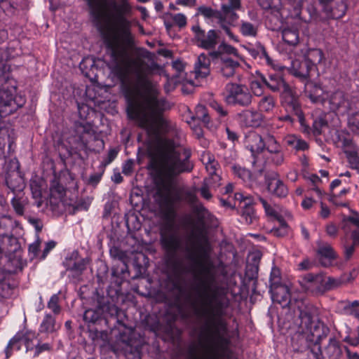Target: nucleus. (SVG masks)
<instances>
[{"instance_id":"nucleus-1","label":"nucleus","mask_w":359,"mask_h":359,"mask_svg":"<svg viewBox=\"0 0 359 359\" xmlns=\"http://www.w3.org/2000/svg\"><path fill=\"white\" fill-rule=\"evenodd\" d=\"M86 1L94 25L111 50L108 66L120 81L128 102V116L147 131L156 146H176L172 140L164 137L177 134L175 125L163 116V113L170 108L169 102L159 97L155 89L142 93L130 76L133 66L138 80L146 82L150 72L159 68L156 63L151 64L149 68L146 67L142 60H132L130 57L129 49L133 45V37L130 32L131 23L126 17L133 13L132 5L128 0H120L118 3L110 0L109 5L114 8L110 15L104 8L107 0Z\"/></svg>"},{"instance_id":"nucleus-2","label":"nucleus","mask_w":359,"mask_h":359,"mask_svg":"<svg viewBox=\"0 0 359 359\" xmlns=\"http://www.w3.org/2000/svg\"><path fill=\"white\" fill-rule=\"evenodd\" d=\"M154 198L160 208L165 211V217L167 219L160 228L161 244L168 254L175 255L182 248V241L174 228L173 219L171 218L173 201L170 186L164 183L158 185Z\"/></svg>"},{"instance_id":"nucleus-3","label":"nucleus","mask_w":359,"mask_h":359,"mask_svg":"<svg viewBox=\"0 0 359 359\" xmlns=\"http://www.w3.org/2000/svg\"><path fill=\"white\" fill-rule=\"evenodd\" d=\"M209 56L217 72L226 79L234 76L242 60L238 50L224 41L219 44L216 50L210 51Z\"/></svg>"},{"instance_id":"nucleus-4","label":"nucleus","mask_w":359,"mask_h":359,"mask_svg":"<svg viewBox=\"0 0 359 359\" xmlns=\"http://www.w3.org/2000/svg\"><path fill=\"white\" fill-rule=\"evenodd\" d=\"M10 67L6 60H0V118L13 113L22 106L16 97V82L10 77Z\"/></svg>"},{"instance_id":"nucleus-5","label":"nucleus","mask_w":359,"mask_h":359,"mask_svg":"<svg viewBox=\"0 0 359 359\" xmlns=\"http://www.w3.org/2000/svg\"><path fill=\"white\" fill-rule=\"evenodd\" d=\"M306 92L313 102H325L327 100L330 109L341 114H345L351 109L348 100L344 92L337 90L328 95L323 88L312 83H306Z\"/></svg>"},{"instance_id":"nucleus-6","label":"nucleus","mask_w":359,"mask_h":359,"mask_svg":"<svg viewBox=\"0 0 359 359\" xmlns=\"http://www.w3.org/2000/svg\"><path fill=\"white\" fill-rule=\"evenodd\" d=\"M241 0H227V2L221 5L218 16L219 27L223 29L231 40L235 42H238V37L231 32V27L237 25L239 15L236 11L241 10Z\"/></svg>"},{"instance_id":"nucleus-7","label":"nucleus","mask_w":359,"mask_h":359,"mask_svg":"<svg viewBox=\"0 0 359 359\" xmlns=\"http://www.w3.org/2000/svg\"><path fill=\"white\" fill-rule=\"evenodd\" d=\"M299 309L300 326L309 331L313 337L315 344H320L323 339L327 337L330 332L329 328L318 318H314L306 309Z\"/></svg>"},{"instance_id":"nucleus-8","label":"nucleus","mask_w":359,"mask_h":359,"mask_svg":"<svg viewBox=\"0 0 359 359\" xmlns=\"http://www.w3.org/2000/svg\"><path fill=\"white\" fill-rule=\"evenodd\" d=\"M224 100L229 104L246 107L252 102V95L247 87L229 83L225 87Z\"/></svg>"},{"instance_id":"nucleus-9","label":"nucleus","mask_w":359,"mask_h":359,"mask_svg":"<svg viewBox=\"0 0 359 359\" xmlns=\"http://www.w3.org/2000/svg\"><path fill=\"white\" fill-rule=\"evenodd\" d=\"M191 30L194 32V42L198 47L212 51L219 46V35L215 29L205 32L199 25H194Z\"/></svg>"},{"instance_id":"nucleus-10","label":"nucleus","mask_w":359,"mask_h":359,"mask_svg":"<svg viewBox=\"0 0 359 359\" xmlns=\"http://www.w3.org/2000/svg\"><path fill=\"white\" fill-rule=\"evenodd\" d=\"M335 141L338 147H341L344 149L351 168L359 170L358 149L349 135L344 131H337Z\"/></svg>"},{"instance_id":"nucleus-11","label":"nucleus","mask_w":359,"mask_h":359,"mask_svg":"<svg viewBox=\"0 0 359 359\" xmlns=\"http://www.w3.org/2000/svg\"><path fill=\"white\" fill-rule=\"evenodd\" d=\"M268 135L269 134L263 137L255 132H250L245 137L244 145L250 151L251 156L254 158L252 161L254 165L259 163L258 156L266 149Z\"/></svg>"},{"instance_id":"nucleus-12","label":"nucleus","mask_w":359,"mask_h":359,"mask_svg":"<svg viewBox=\"0 0 359 359\" xmlns=\"http://www.w3.org/2000/svg\"><path fill=\"white\" fill-rule=\"evenodd\" d=\"M264 156L266 162L275 166L281 165L285 161V154L281 145L278 142L274 136L268 135L266 149Z\"/></svg>"},{"instance_id":"nucleus-13","label":"nucleus","mask_w":359,"mask_h":359,"mask_svg":"<svg viewBox=\"0 0 359 359\" xmlns=\"http://www.w3.org/2000/svg\"><path fill=\"white\" fill-rule=\"evenodd\" d=\"M321 11L327 18H342L347 10L346 0H318Z\"/></svg>"},{"instance_id":"nucleus-14","label":"nucleus","mask_w":359,"mask_h":359,"mask_svg":"<svg viewBox=\"0 0 359 359\" xmlns=\"http://www.w3.org/2000/svg\"><path fill=\"white\" fill-rule=\"evenodd\" d=\"M280 92L281 93V97L285 110L294 112L299 118V121H302L304 118L302 112L297 96L293 93L292 89L285 83Z\"/></svg>"},{"instance_id":"nucleus-15","label":"nucleus","mask_w":359,"mask_h":359,"mask_svg":"<svg viewBox=\"0 0 359 359\" xmlns=\"http://www.w3.org/2000/svg\"><path fill=\"white\" fill-rule=\"evenodd\" d=\"M118 309L115 305L99 306L96 309H87L83 314V320L87 323H95L100 318H107L108 316L116 315Z\"/></svg>"},{"instance_id":"nucleus-16","label":"nucleus","mask_w":359,"mask_h":359,"mask_svg":"<svg viewBox=\"0 0 359 359\" xmlns=\"http://www.w3.org/2000/svg\"><path fill=\"white\" fill-rule=\"evenodd\" d=\"M300 283L305 290L312 292H325L324 275L321 273L306 274L302 277Z\"/></svg>"},{"instance_id":"nucleus-17","label":"nucleus","mask_w":359,"mask_h":359,"mask_svg":"<svg viewBox=\"0 0 359 359\" xmlns=\"http://www.w3.org/2000/svg\"><path fill=\"white\" fill-rule=\"evenodd\" d=\"M266 184L269 192L273 196L283 198L288 194V189L277 173L266 177Z\"/></svg>"},{"instance_id":"nucleus-18","label":"nucleus","mask_w":359,"mask_h":359,"mask_svg":"<svg viewBox=\"0 0 359 359\" xmlns=\"http://www.w3.org/2000/svg\"><path fill=\"white\" fill-rule=\"evenodd\" d=\"M317 256L321 265L325 267L331 266L332 262L337 257V254L333 248L330 244L321 241H317Z\"/></svg>"},{"instance_id":"nucleus-19","label":"nucleus","mask_w":359,"mask_h":359,"mask_svg":"<svg viewBox=\"0 0 359 359\" xmlns=\"http://www.w3.org/2000/svg\"><path fill=\"white\" fill-rule=\"evenodd\" d=\"M236 201H240V208L241 209V217L247 224H252L256 220V214L253 206L252 205V200L248 196H244L241 193L235 194Z\"/></svg>"},{"instance_id":"nucleus-20","label":"nucleus","mask_w":359,"mask_h":359,"mask_svg":"<svg viewBox=\"0 0 359 359\" xmlns=\"http://www.w3.org/2000/svg\"><path fill=\"white\" fill-rule=\"evenodd\" d=\"M272 301L280 304L283 307L292 304L289 288L287 285L280 284L270 286Z\"/></svg>"},{"instance_id":"nucleus-21","label":"nucleus","mask_w":359,"mask_h":359,"mask_svg":"<svg viewBox=\"0 0 359 359\" xmlns=\"http://www.w3.org/2000/svg\"><path fill=\"white\" fill-rule=\"evenodd\" d=\"M201 160L210 176V180L214 182L219 181L220 177L217 174L219 166L214 156L209 151H203L201 155Z\"/></svg>"},{"instance_id":"nucleus-22","label":"nucleus","mask_w":359,"mask_h":359,"mask_svg":"<svg viewBox=\"0 0 359 359\" xmlns=\"http://www.w3.org/2000/svg\"><path fill=\"white\" fill-rule=\"evenodd\" d=\"M191 239L193 248L198 252L205 254L209 250L208 237L203 229L198 227L193 231Z\"/></svg>"},{"instance_id":"nucleus-23","label":"nucleus","mask_w":359,"mask_h":359,"mask_svg":"<svg viewBox=\"0 0 359 359\" xmlns=\"http://www.w3.org/2000/svg\"><path fill=\"white\" fill-rule=\"evenodd\" d=\"M66 195V189L60 184L57 179L51 181L50 185V203L53 206H59L64 203Z\"/></svg>"},{"instance_id":"nucleus-24","label":"nucleus","mask_w":359,"mask_h":359,"mask_svg":"<svg viewBox=\"0 0 359 359\" xmlns=\"http://www.w3.org/2000/svg\"><path fill=\"white\" fill-rule=\"evenodd\" d=\"M14 140L10 136L9 129L0 126V160L5 159L10 152L13 151Z\"/></svg>"},{"instance_id":"nucleus-25","label":"nucleus","mask_w":359,"mask_h":359,"mask_svg":"<svg viewBox=\"0 0 359 359\" xmlns=\"http://www.w3.org/2000/svg\"><path fill=\"white\" fill-rule=\"evenodd\" d=\"M212 62L211 58L205 53H201L198 55L197 61L195 63V73L196 76L199 78L206 77L210 72V66Z\"/></svg>"},{"instance_id":"nucleus-26","label":"nucleus","mask_w":359,"mask_h":359,"mask_svg":"<svg viewBox=\"0 0 359 359\" xmlns=\"http://www.w3.org/2000/svg\"><path fill=\"white\" fill-rule=\"evenodd\" d=\"M313 69L304 60L302 61L294 60L292 63L290 72L296 77L302 79H307L311 72Z\"/></svg>"},{"instance_id":"nucleus-27","label":"nucleus","mask_w":359,"mask_h":359,"mask_svg":"<svg viewBox=\"0 0 359 359\" xmlns=\"http://www.w3.org/2000/svg\"><path fill=\"white\" fill-rule=\"evenodd\" d=\"M241 121L246 127L259 126L262 121V114L255 111L245 110L239 114Z\"/></svg>"},{"instance_id":"nucleus-28","label":"nucleus","mask_w":359,"mask_h":359,"mask_svg":"<svg viewBox=\"0 0 359 359\" xmlns=\"http://www.w3.org/2000/svg\"><path fill=\"white\" fill-rule=\"evenodd\" d=\"M260 79L262 82L273 92L280 91L285 83V81L278 74H269L268 78L261 75Z\"/></svg>"},{"instance_id":"nucleus-29","label":"nucleus","mask_w":359,"mask_h":359,"mask_svg":"<svg viewBox=\"0 0 359 359\" xmlns=\"http://www.w3.org/2000/svg\"><path fill=\"white\" fill-rule=\"evenodd\" d=\"M25 341V338H23L20 333L16 334L12 339H11L4 350L6 359L9 358L12 355L14 351L20 350L23 345V341Z\"/></svg>"},{"instance_id":"nucleus-30","label":"nucleus","mask_w":359,"mask_h":359,"mask_svg":"<svg viewBox=\"0 0 359 359\" xmlns=\"http://www.w3.org/2000/svg\"><path fill=\"white\" fill-rule=\"evenodd\" d=\"M59 327L60 326L56 324L55 318L52 315L46 313L41 323L39 330L41 333H53L55 332Z\"/></svg>"},{"instance_id":"nucleus-31","label":"nucleus","mask_w":359,"mask_h":359,"mask_svg":"<svg viewBox=\"0 0 359 359\" xmlns=\"http://www.w3.org/2000/svg\"><path fill=\"white\" fill-rule=\"evenodd\" d=\"M239 32L245 37H256L258 32V25L246 20H241Z\"/></svg>"},{"instance_id":"nucleus-32","label":"nucleus","mask_w":359,"mask_h":359,"mask_svg":"<svg viewBox=\"0 0 359 359\" xmlns=\"http://www.w3.org/2000/svg\"><path fill=\"white\" fill-rule=\"evenodd\" d=\"M324 58L323 53L320 49L309 50L306 57L304 59L314 69L315 67L320 64Z\"/></svg>"},{"instance_id":"nucleus-33","label":"nucleus","mask_w":359,"mask_h":359,"mask_svg":"<svg viewBox=\"0 0 359 359\" xmlns=\"http://www.w3.org/2000/svg\"><path fill=\"white\" fill-rule=\"evenodd\" d=\"M285 144L290 147L296 150H305L308 148V144L294 135H287L284 138Z\"/></svg>"},{"instance_id":"nucleus-34","label":"nucleus","mask_w":359,"mask_h":359,"mask_svg":"<svg viewBox=\"0 0 359 359\" xmlns=\"http://www.w3.org/2000/svg\"><path fill=\"white\" fill-rule=\"evenodd\" d=\"M325 353L330 359H337L341 354L339 341L334 337L329 339V344L325 348Z\"/></svg>"},{"instance_id":"nucleus-35","label":"nucleus","mask_w":359,"mask_h":359,"mask_svg":"<svg viewBox=\"0 0 359 359\" xmlns=\"http://www.w3.org/2000/svg\"><path fill=\"white\" fill-rule=\"evenodd\" d=\"M283 40L290 46H295L299 42V33L297 29L285 28L282 32Z\"/></svg>"},{"instance_id":"nucleus-36","label":"nucleus","mask_w":359,"mask_h":359,"mask_svg":"<svg viewBox=\"0 0 359 359\" xmlns=\"http://www.w3.org/2000/svg\"><path fill=\"white\" fill-rule=\"evenodd\" d=\"M274 107L275 100L269 95L262 97L258 103V109L260 111L270 112Z\"/></svg>"},{"instance_id":"nucleus-37","label":"nucleus","mask_w":359,"mask_h":359,"mask_svg":"<svg viewBox=\"0 0 359 359\" xmlns=\"http://www.w3.org/2000/svg\"><path fill=\"white\" fill-rule=\"evenodd\" d=\"M192 119L194 120H198L202 121L204 125L208 126L210 123V118L208 115L207 109L201 104H198L196 107V111L194 116L192 117Z\"/></svg>"},{"instance_id":"nucleus-38","label":"nucleus","mask_w":359,"mask_h":359,"mask_svg":"<svg viewBox=\"0 0 359 359\" xmlns=\"http://www.w3.org/2000/svg\"><path fill=\"white\" fill-rule=\"evenodd\" d=\"M12 162H13V163L16 164L15 165L16 170H13L12 172V174H11V172H8L6 173V184L8 187V188L12 189V190H15V189H21V186L20 184H18V185L14 184L13 183L12 180H11V175H12V176H17L18 177V180L20 182L22 181V178L19 177V172L18 170V162L17 161L14 162L13 161H12Z\"/></svg>"},{"instance_id":"nucleus-39","label":"nucleus","mask_w":359,"mask_h":359,"mask_svg":"<svg viewBox=\"0 0 359 359\" xmlns=\"http://www.w3.org/2000/svg\"><path fill=\"white\" fill-rule=\"evenodd\" d=\"M232 170L233 174L241 179L243 182H248L251 177V173L250 170L241 167L240 165H235L232 167Z\"/></svg>"},{"instance_id":"nucleus-40","label":"nucleus","mask_w":359,"mask_h":359,"mask_svg":"<svg viewBox=\"0 0 359 359\" xmlns=\"http://www.w3.org/2000/svg\"><path fill=\"white\" fill-rule=\"evenodd\" d=\"M65 264L67 270L81 272L86 269L87 262L85 259H82L77 262H74L73 263H72V260H70L69 262H66Z\"/></svg>"},{"instance_id":"nucleus-41","label":"nucleus","mask_w":359,"mask_h":359,"mask_svg":"<svg viewBox=\"0 0 359 359\" xmlns=\"http://www.w3.org/2000/svg\"><path fill=\"white\" fill-rule=\"evenodd\" d=\"M173 24L180 28L184 27L187 24V18L183 13L169 14Z\"/></svg>"},{"instance_id":"nucleus-42","label":"nucleus","mask_w":359,"mask_h":359,"mask_svg":"<svg viewBox=\"0 0 359 359\" xmlns=\"http://www.w3.org/2000/svg\"><path fill=\"white\" fill-rule=\"evenodd\" d=\"M259 57L265 61V62L269 65L272 67L276 70H282L283 67H281L278 65H275L272 59L269 57L268 53H266L265 48L263 46H260L259 48Z\"/></svg>"},{"instance_id":"nucleus-43","label":"nucleus","mask_w":359,"mask_h":359,"mask_svg":"<svg viewBox=\"0 0 359 359\" xmlns=\"http://www.w3.org/2000/svg\"><path fill=\"white\" fill-rule=\"evenodd\" d=\"M348 123L351 130L359 134V111L352 114L348 117Z\"/></svg>"},{"instance_id":"nucleus-44","label":"nucleus","mask_w":359,"mask_h":359,"mask_svg":"<svg viewBox=\"0 0 359 359\" xmlns=\"http://www.w3.org/2000/svg\"><path fill=\"white\" fill-rule=\"evenodd\" d=\"M259 201L261 203V204L262 205V206L265 210V212L267 215L274 217V218H278V213L276 208L273 207L265 199H264L262 198H259Z\"/></svg>"},{"instance_id":"nucleus-45","label":"nucleus","mask_w":359,"mask_h":359,"mask_svg":"<svg viewBox=\"0 0 359 359\" xmlns=\"http://www.w3.org/2000/svg\"><path fill=\"white\" fill-rule=\"evenodd\" d=\"M193 208L200 222H203L209 215L208 210L202 204L196 203L194 205Z\"/></svg>"},{"instance_id":"nucleus-46","label":"nucleus","mask_w":359,"mask_h":359,"mask_svg":"<svg viewBox=\"0 0 359 359\" xmlns=\"http://www.w3.org/2000/svg\"><path fill=\"white\" fill-rule=\"evenodd\" d=\"M59 296L58 294H53L51 296L50 300L48 302V308L51 309L53 312L57 315L60 312V306L58 304Z\"/></svg>"},{"instance_id":"nucleus-47","label":"nucleus","mask_w":359,"mask_h":359,"mask_svg":"<svg viewBox=\"0 0 359 359\" xmlns=\"http://www.w3.org/2000/svg\"><path fill=\"white\" fill-rule=\"evenodd\" d=\"M212 180L205 179L203 186L200 189L201 195L206 200H210L212 198V194L209 191V187L212 184Z\"/></svg>"},{"instance_id":"nucleus-48","label":"nucleus","mask_w":359,"mask_h":359,"mask_svg":"<svg viewBox=\"0 0 359 359\" xmlns=\"http://www.w3.org/2000/svg\"><path fill=\"white\" fill-rule=\"evenodd\" d=\"M30 187H31V191H32L33 198H34L36 200V202L37 203V206L39 207L41 205V196H42L41 189L38 184H36L35 183H32L30 184Z\"/></svg>"},{"instance_id":"nucleus-49","label":"nucleus","mask_w":359,"mask_h":359,"mask_svg":"<svg viewBox=\"0 0 359 359\" xmlns=\"http://www.w3.org/2000/svg\"><path fill=\"white\" fill-rule=\"evenodd\" d=\"M281 284L280 272L278 269L273 268L270 275V286Z\"/></svg>"},{"instance_id":"nucleus-50","label":"nucleus","mask_w":359,"mask_h":359,"mask_svg":"<svg viewBox=\"0 0 359 359\" xmlns=\"http://www.w3.org/2000/svg\"><path fill=\"white\" fill-rule=\"evenodd\" d=\"M327 125L326 121L321 118H316L314 120L313 123V133L315 135H318L321 134L322 129Z\"/></svg>"},{"instance_id":"nucleus-51","label":"nucleus","mask_w":359,"mask_h":359,"mask_svg":"<svg viewBox=\"0 0 359 359\" xmlns=\"http://www.w3.org/2000/svg\"><path fill=\"white\" fill-rule=\"evenodd\" d=\"M343 222L345 224L344 229H346L348 222L359 228V214L357 212L353 211L351 215L344 217Z\"/></svg>"},{"instance_id":"nucleus-52","label":"nucleus","mask_w":359,"mask_h":359,"mask_svg":"<svg viewBox=\"0 0 359 359\" xmlns=\"http://www.w3.org/2000/svg\"><path fill=\"white\" fill-rule=\"evenodd\" d=\"M250 88L255 96H261L263 94V86L258 80H253L250 83Z\"/></svg>"},{"instance_id":"nucleus-53","label":"nucleus","mask_w":359,"mask_h":359,"mask_svg":"<svg viewBox=\"0 0 359 359\" xmlns=\"http://www.w3.org/2000/svg\"><path fill=\"white\" fill-rule=\"evenodd\" d=\"M325 291L337 287L339 285L340 281L331 277L324 276Z\"/></svg>"},{"instance_id":"nucleus-54","label":"nucleus","mask_w":359,"mask_h":359,"mask_svg":"<svg viewBox=\"0 0 359 359\" xmlns=\"http://www.w3.org/2000/svg\"><path fill=\"white\" fill-rule=\"evenodd\" d=\"M12 205L16 212V213L19 215H22L24 213V205L20 201V199L13 198L11 201Z\"/></svg>"},{"instance_id":"nucleus-55","label":"nucleus","mask_w":359,"mask_h":359,"mask_svg":"<svg viewBox=\"0 0 359 359\" xmlns=\"http://www.w3.org/2000/svg\"><path fill=\"white\" fill-rule=\"evenodd\" d=\"M198 13L205 18H210L215 16V11L207 6H201L198 8Z\"/></svg>"},{"instance_id":"nucleus-56","label":"nucleus","mask_w":359,"mask_h":359,"mask_svg":"<svg viewBox=\"0 0 359 359\" xmlns=\"http://www.w3.org/2000/svg\"><path fill=\"white\" fill-rule=\"evenodd\" d=\"M210 106L215 109L220 116H225L227 115V111L216 101L213 100L210 102Z\"/></svg>"},{"instance_id":"nucleus-57","label":"nucleus","mask_w":359,"mask_h":359,"mask_svg":"<svg viewBox=\"0 0 359 359\" xmlns=\"http://www.w3.org/2000/svg\"><path fill=\"white\" fill-rule=\"evenodd\" d=\"M133 165H134V163H133V160L129 159V160L126 161L123 165V168H122L123 173L126 175H130L133 171Z\"/></svg>"},{"instance_id":"nucleus-58","label":"nucleus","mask_w":359,"mask_h":359,"mask_svg":"<svg viewBox=\"0 0 359 359\" xmlns=\"http://www.w3.org/2000/svg\"><path fill=\"white\" fill-rule=\"evenodd\" d=\"M50 349H51V346L48 343H45L43 344H38L36 346V348H35L34 357H37L41 353L46 351H50Z\"/></svg>"},{"instance_id":"nucleus-59","label":"nucleus","mask_w":359,"mask_h":359,"mask_svg":"<svg viewBox=\"0 0 359 359\" xmlns=\"http://www.w3.org/2000/svg\"><path fill=\"white\" fill-rule=\"evenodd\" d=\"M355 245L353 243L351 245L344 244V256L346 259H349L352 255H353V252L355 251Z\"/></svg>"},{"instance_id":"nucleus-60","label":"nucleus","mask_w":359,"mask_h":359,"mask_svg":"<svg viewBox=\"0 0 359 359\" xmlns=\"http://www.w3.org/2000/svg\"><path fill=\"white\" fill-rule=\"evenodd\" d=\"M338 229L336 225L330 223L326 226V233L330 237H335L337 234Z\"/></svg>"},{"instance_id":"nucleus-61","label":"nucleus","mask_w":359,"mask_h":359,"mask_svg":"<svg viewBox=\"0 0 359 359\" xmlns=\"http://www.w3.org/2000/svg\"><path fill=\"white\" fill-rule=\"evenodd\" d=\"M185 198L187 201L192 205L196 204L198 201L196 195L192 191H187L185 194Z\"/></svg>"},{"instance_id":"nucleus-62","label":"nucleus","mask_w":359,"mask_h":359,"mask_svg":"<svg viewBox=\"0 0 359 359\" xmlns=\"http://www.w3.org/2000/svg\"><path fill=\"white\" fill-rule=\"evenodd\" d=\"M176 4L184 7L192 8L196 4V0H176Z\"/></svg>"},{"instance_id":"nucleus-63","label":"nucleus","mask_w":359,"mask_h":359,"mask_svg":"<svg viewBox=\"0 0 359 359\" xmlns=\"http://www.w3.org/2000/svg\"><path fill=\"white\" fill-rule=\"evenodd\" d=\"M313 266V263L309 259H305L298 264V268L300 270H308Z\"/></svg>"},{"instance_id":"nucleus-64","label":"nucleus","mask_w":359,"mask_h":359,"mask_svg":"<svg viewBox=\"0 0 359 359\" xmlns=\"http://www.w3.org/2000/svg\"><path fill=\"white\" fill-rule=\"evenodd\" d=\"M320 216L323 218L326 219L329 217L330 214V211L329 208L324 204L323 202L320 203Z\"/></svg>"}]
</instances>
